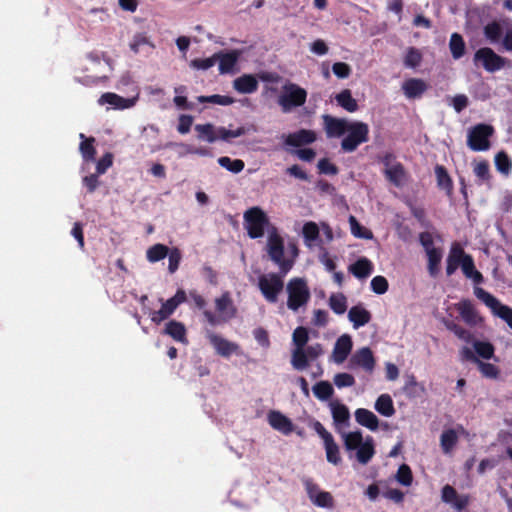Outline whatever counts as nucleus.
I'll return each instance as SVG.
<instances>
[{
    "mask_svg": "<svg viewBox=\"0 0 512 512\" xmlns=\"http://www.w3.org/2000/svg\"><path fill=\"white\" fill-rule=\"evenodd\" d=\"M101 105L109 104L115 109H127L135 104V99L124 98L116 93L107 92L101 95L98 100Z\"/></svg>",
    "mask_w": 512,
    "mask_h": 512,
    "instance_id": "6ab92c4d",
    "label": "nucleus"
},
{
    "mask_svg": "<svg viewBox=\"0 0 512 512\" xmlns=\"http://www.w3.org/2000/svg\"><path fill=\"white\" fill-rule=\"evenodd\" d=\"M352 339L349 335L344 334L340 336L333 349V357L336 363H342L352 350Z\"/></svg>",
    "mask_w": 512,
    "mask_h": 512,
    "instance_id": "aec40b11",
    "label": "nucleus"
},
{
    "mask_svg": "<svg viewBox=\"0 0 512 512\" xmlns=\"http://www.w3.org/2000/svg\"><path fill=\"white\" fill-rule=\"evenodd\" d=\"M334 384L338 388L351 387L355 384V378L349 373H338L334 376Z\"/></svg>",
    "mask_w": 512,
    "mask_h": 512,
    "instance_id": "0e129e2a",
    "label": "nucleus"
},
{
    "mask_svg": "<svg viewBox=\"0 0 512 512\" xmlns=\"http://www.w3.org/2000/svg\"><path fill=\"white\" fill-rule=\"evenodd\" d=\"M477 364H478V368H479L481 374L484 377L490 378V379H495L498 377L499 369L494 364L486 363V362H483L480 360L477 362Z\"/></svg>",
    "mask_w": 512,
    "mask_h": 512,
    "instance_id": "bf43d9fd",
    "label": "nucleus"
},
{
    "mask_svg": "<svg viewBox=\"0 0 512 512\" xmlns=\"http://www.w3.org/2000/svg\"><path fill=\"white\" fill-rule=\"evenodd\" d=\"M458 443V435L454 429L444 430L440 436V446L445 454H450Z\"/></svg>",
    "mask_w": 512,
    "mask_h": 512,
    "instance_id": "2f4dec72",
    "label": "nucleus"
},
{
    "mask_svg": "<svg viewBox=\"0 0 512 512\" xmlns=\"http://www.w3.org/2000/svg\"><path fill=\"white\" fill-rule=\"evenodd\" d=\"M373 263L366 257H361L349 265L348 271L358 279H365L373 272Z\"/></svg>",
    "mask_w": 512,
    "mask_h": 512,
    "instance_id": "4be33fe9",
    "label": "nucleus"
},
{
    "mask_svg": "<svg viewBox=\"0 0 512 512\" xmlns=\"http://www.w3.org/2000/svg\"><path fill=\"white\" fill-rule=\"evenodd\" d=\"M375 410L385 417L395 414L393 400L389 394H381L375 402Z\"/></svg>",
    "mask_w": 512,
    "mask_h": 512,
    "instance_id": "c756f323",
    "label": "nucleus"
},
{
    "mask_svg": "<svg viewBox=\"0 0 512 512\" xmlns=\"http://www.w3.org/2000/svg\"><path fill=\"white\" fill-rule=\"evenodd\" d=\"M384 175L386 179L396 187H401L406 180V171L403 164L400 162L385 168Z\"/></svg>",
    "mask_w": 512,
    "mask_h": 512,
    "instance_id": "b1692460",
    "label": "nucleus"
},
{
    "mask_svg": "<svg viewBox=\"0 0 512 512\" xmlns=\"http://www.w3.org/2000/svg\"><path fill=\"white\" fill-rule=\"evenodd\" d=\"M356 450L357 461L363 465L367 464L375 454L372 437H368Z\"/></svg>",
    "mask_w": 512,
    "mask_h": 512,
    "instance_id": "cd10ccee",
    "label": "nucleus"
},
{
    "mask_svg": "<svg viewBox=\"0 0 512 512\" xmlns=\"http://www.w3.org/2000/svg\"><path fill=\"white\" fill-rule=\"evenodd\" d=\"M244 224L248 236L252 239H258L264 236L266 228L270 221L267 214L258 206L251 207L244 213Z\"/></svg>",
    "mask_w": 512,
    "mask_h": 512,
    "instance_id": "7ed1b4c3",
    "label": "nucleus"
},
{
    "mask_svg": "<svg viewBox=\"0 0 512 512\" xmlns=\"http://www.w3.org/2000/svg\"><path fill=\"white\" fill-rule=\"evenodd\" d=\"M167 256L169 261L168 270L170 273H174L179 268V264L182 258L181 251L178 248H173L169 250Z\"/></svg>",
    "mask_w": 512,
    "mask_h": 512,
    "instance_id": "e2e57ef3",
    "label": "nucleus"
},
{
    "mask_svg": "<svg viewBox=\"0 0 512 512\" xmlns=\"http://www.w3.org/2000/svg\"><path fill=\"white\" fill-rule=\"evenodd\" d=\"M352 365L362 367L366 371H372L375 366V358L369 347L357 350L350 359Z\"/></svg>",
    "mask_w": 512,
    "mask_h": 512,
    "instance_id": "f3484780",
    "label": "nucleus"
},
{
    "mask_svg": "<svg viewBox=\"0 0 512 512\" xmlns=\"http://www.w3.org/2000/svg\"><path fill=\"white\" fill-rule=\"evenodd\" d=\"M371 318V313L361 304L351 307L348 312V319L352 322L355 329L368 324L371 321Z\"/></svg>",
    "mask_w": 512,
    "mask_h": 512,
    "instance_id": "412c9836",
    "label": "nucleus"
},
{
    "mask_svg": "<svg viewBox=\"0 0 512 512\" xmlns=\"http://www.w3.org/2000/svg\"><path fill=\"white\" fill-rule=\"evenodd\" d=\"M168 253L169 248L166 245L157 243L148 248L146 258L149 262L155 263L167 257Z\"/></svg>",
    "mask_w": 512,
    "mask_h": 512,
    "instance_id": "4c0bfd02",
    "label": "nucleus"
},
{
    "mask_svg": "<svg viewBox=\"0 0 512 512\" xmlns=\"http://www.w3.org/2000/svg\"><path fill=\"white\" fill-rule=\"evenodd\" d=\"M80 137L83 141L80 143V152L85 161H93L96 155V149L94 147L95 139L93 137L85 138L84 134L81 133Z\"/></svg>",
    "mask_w": 512,
    "mask_h": 512,
    "instance_id": "58836bf2",
    "label": "nucleus"
},
{
    "mask_svg": "<svg viewBox=\"0 0 512 512\" xmlns=\"http://www.w3.org/2000/svg\"><path fill=\"white\" fill-rule=\"evenodd\" d=\"M347 135L341 141V149L346 153L354 152L361 144L369 141V126L362 121H352Z\"/></svg>",
    "mask_w": 512,
    "mask_h": 512,
    "instance_id": "423d86ee",
    "label": "nucleus"
},
{
    "mask_svg": "<svg viewBox=\"0 0 512 512\" xmlns=\"http://www.w3.org/2000/svg\"><path fill=\"white\" fill-rule=\"evenodd\" d=\"M427 89V83L420 78H409L402 84V91L408 99L420 98Z\"/></svg>",
    "mask_w": 512,
    "mask_h": 512,
    "instance_id": "2eb2a0df",
    "label": "nucleus"
},
{
    "mask_svg": "<svg viewBox=\"0 0 512 512\" xmlns=\"http://www.w3.org/2000/svg\"><path fill=\"white\" fill-rule=\"evenodd\" d=\"M435 174H436L438 186L441 189H444V190L450 192L453 188V182L447 172V169L442 165H437L435 167Z\"/></svg>",
    "mask_w": 512,
    "mask_h": 512,
    "instance_id": "37998d69",
    "label": "nucleus"
},
{
    "mask_svg": "<svg viewBox=\"0 0 512 512\" xmlns=\"http://www.w3.org/2000/svg\"><path fill=\"white\" fill-rule=\"evenodd\" d=\"M370 285H371L372 291L379 295L386 293L388 290V287H389L387 279L384 276H380V275L375 276L371 280Z\"/></svg>",
    "mask_w": 512,
    "mask_h": 512,
    "instance_id": "052dcab7",
    "label": "nucleus"
},
{
    "mask_svg": "<svg viewBox=\"0 0 512 512\" xmlns=\"http://www.w3.org/2000/svg\"><path fill=\"white\" fill-rule=\"evenodd\" d=\"M197 100L200 103H213L222 106H228L235 102L234 98L226 95L214 94L210 96H199Z\"/></svg>",
    "mask_w": 512,
    "mask_h": 512,
    "instance_id": "603ef678",
    "label": "nucleus"
},
{
    "mask_svg": "<svg viewBox=\"0 0 512 512\" xmlns=\"http://www.w3.org/2000/svg\"><path fill=\"white\" fill-rule=\"evenodd\" d=\"M446 328L453 332L459 339L470 343L472 341V334L470 331L465 329L464 327L460 326L459 324L453 322V321H446L445 322Z\"/></svg>",
    "mask_w": 512,
    "mask_h": 512,
    "instance_id": "3c124183",
    "label": "nucleus"
},
{
    "mask_svg": "<svg viewBox=\"0 0 512 512\" xmlns=\"http://www.w3.org/2000/svg\"><path fill=\"white\" fill-rule=\"evenodd\" d=\"M207 338L210 344L215 348L216 352L223 357H229L238 349L237 344L232 343L215 333L208 332Z\"/></svg>",
    "mask_w": 512,
    "mask_h": 512,
    "instance_id": "dca6fc26",
    "label": "nucleus"
},
{
    "mask_svg": "<svg viewBox=\"0 0 512 512\" xmlns=\"http://www.w3.org/2000/svg\"><path fill=\"white\" fill-rule=\"evenodd\" d=\"M296 348H304L309 340L308 331L305 327H297L292 335Z\"/></svg>",
    "mask_w": 512,
    "mask_h": 512,
    "instance_id": "13d9d810",
    "label": "nucleus"
},
{
    "mask_svg": "<svg viewBox=\"0 0 512 512\" xmlns=\"http://www.w3.org/2000/svg\"><path fill=\"white\" fill-rule=\"evenodd\" d=\"M323 128L327 138H340L346 134L352 121L345 118H338L329 114L322 115Z\"/></svg>",
    "mask_w": 512,
    "mask_h": 512,
    "instance_id": "9d476101",
    "label": "nucleus"
},
{
    "mask_svg": "<svg viewBox=\"0 0 512 512\" xmlns=\"http://www.w3.org/2000/svg\"><path fill=\"white\" fill-rule=\"evenodd\" d=\"M473 62L476 66H482L489 73H495L505 67H510V60L498 55L490 47L479 48L473 56Z\"/></svg>",
    "mask_w": 512,
    "mask_h": 512,
    "instance_id": "39448f33",
    "label": "nucleus"
},
{
    "mask_svg": "<svg viewBox=\"0 0 512 512\" xmlns=\"http://www.w3.org/2000/svg\"><path fill=\"white\" fill-rule=\"evenodd\" d=\"M186 300H187L186 292L182 289H178L173 297L169 298L168 300H166L165 302L162 303L161 308L170 317L175 312L177 307L180 304L184 303Z\"/></svg>",
    "mask_w": 512,
    "mask_h": 512,
    "instance_id": "473e14b6",
    "label": "nucleus"
},
{
    "mask_svg": "<svg viewBox=\"0 0 512 512\" xmlns=\"http://www.w3.org/2000/svg\"><path fill=\"white\" fill-rule=\"evenodd\" d=\"M195 131L198 133L197 138L201 141L214 143L221 139L228 141L230 138L240 137L245 134L244 127H238L236 130H228L225 127L216 128L211 123L195 125Z\"/></svg>",
    "mask_w": 512,
    "mask_h": 512,
    "instance_id": "20e7f679",
    "label": "nucleus"
},
{
    "mask_svg": "<svg viewBox=\"0 0 512 512\" xmlns=\"http://www.w3.org/2000/svg\"><path fill=\"white\" fill-rule=\"evenodd\" d=\"M218 164L221 167L235 174L240 173L245 167V164L241 159L232 160L227 156H222L218 158Z\"/></svg>",
    "mask_w": 512,
    "mask_h": 512,
    "instance_id": "09e8293b",
    "label": "nucleus"
},
{
    "mask_svg": "<svg viewBox=\"0 0 512 512\" xmlns=\"http://www.w3.org/2000/svg\"><path fill=\"white\" fill-rule=\"evenodd\" d=\"M462 272L466 278L473 281L475 285H479L484 282V277L480 271L475 267L473 257L469 255L461 266Z\"/></svg>",
    "mask_w": 512,
    "mask_h": 512,
    "instance_id": "bb28decb",
    "label": "nucleus"
},
{
    "mask_svg": "<svg viewBox=\"0 0 512 512\" xmlns=\"http://www.w3.org/2000/svg\"><path fill=\"white\" fill-rule=\"evenodd\" d=\"M269 425L283 435H289L294 431V424L280 411L271 410L267 415Z\"/></svg>",
    "mask_w": 512,
    "mask_h": 512,
    "instance_id": "f8f14e48",
    "label": "nucleus"
},
{
    "mask_svg": "<svg viewBox=\"0 0 512 512\" xmlns=\"http://www.w3.org/2000/svg\"><path fill=\"white\" fill-rule=\"evenodd\" d=\"M330 406L334 423L336 425L348 424L350 419L348 407L339 402H332Z\"/></svg>",
    "mask_w": 512,
    "mask_h": 512,
    "instance_id": "72a5a7b5",
    "label": "nucleus"
},
{
    "mask_svg": "<svg viewBox=\"0 0 512 512\" xmlns=\"http://www.w3.org/2000/svg\"><path fill=\"white\" fill-rule=\"evenodd\" d=\"M495 166L500 173L509 175L512 170V160L506 152H498L495 156Z\"/></svg>",
    "mask_w": 512,
    "mask_h": 512,
    "instance_id": "49530a36",
    "label": "nucleus"
},
{
    "mask_svg": "<svg viewBox=\"0 0 512 512\" xmlns=\"http://www.w3.org/2000/svg\"><path fill=\"white\" fill-rule=\"evenodd\" d=\"M456 308L459 314L461 315L462 319L465 321V323L469 325L476 324L477 313L470 300L465 299L460 301L456 305Z\"/></svg>",
    "mask_w": 512,
    "mask_h": 512,
    "instance_id": "c85d7f7f",
    "label": "nucleus"
},
{
    "mask_svg": "<svg viewBox=\"0 0 512 512\" xmlns=\"http://www.w3.org/2000/svg\"><path fill=\"white\" fill-rule=\"evenodd\" d=\"M307 92L297 84L288 83L283 86V93L278 98V104L283 112H290L295 107L305 104Z\"/></svg>",
    "mask_w": 512,
    "mask_h": 512,
    "instance_id": "6e6552de",
    "label": "nucleus"
},
{
    "mask_svg": "<svg viewBox=\"0 0 512 512\" xmlns=\"http://www.w3.org/2000/svg\"><path fill=\"white\" fill-rule=\"evenodd\" d=\"M313 393L321 401L330 399L334 393L333 386L328 381H319L313 386Z\"/></svg>",
    "mask_w": 512,
    "mask_h": 512,
    "instance_id": "a19ab883",
    "label": "nucleus"
},
{
    "mask_svg": "<svg viewBox=\"0 0 512 512\" xmlns=\"http://www.w3.org/2000/svg\"><path fill=\"white\" fill-rule=\"evenodd\" d=\"M216 63V53L209 58H197L191 61V66L199 70H207Z\"/></svg>",
    "mask_w": 512,
    "mask_h": 512,
    "instance_id": "774afa93",
    "label": "nucleus"
},
{
    "mask_svg": "<svg viewBox=\"0 0 512 512\" xmlns=\"http://www.w3.org/2000/svg\"><path fill=\"white\" fill-rule=\"evenodd\" d=\"M311 501L321 508H332L334 505L333 496L327 491H320L316 493L315 497H313Z\"/></svg>",
    "mask_w": 512,
    "mask_h": 512,
    "instance_id": "5fc2aeb1",
    "label": "nucleus"
},
{
    "mask_svg": "<svg viewBox=\"0 0 512 512\" xmlns=\"http://www.w3.org/2000/svg\"><path fill=\"white\" fill-rule=\"evenodd\" d=\"M266 251L270 260L278 266L279 272L261 275L258 287L267 302L276 303L284 288L283 278L293 268L294 261L285 257L284 240L275 227L269 229Z\"/></svg>",
    "mask_w": 512,
    "mask_h": 512,
    "instance_id": "f257e3e1",
    "label": "nucleus"
},
{
    "mask_svg": "<svg viewBox=\"0 0 512 512\" xmlns=\"http://www.w3.org/2000/svg\"><path fill=\"white\" fill-rule=\"evenodd\" d=\"M356 422L372 431H375L379 427V419L377 416L368 409L358 408L355 411Z\"/></svg>",
    "mask_w": 512,
    "mask_h": 512,
    "instance_id": "393cba45",
    "label": "nucleus"
},
{
    "mask_svg": "<svg viewBox=\"0 0 512 512\" xmlns=\"http://www.w3.org/2000/svg\"><path fill=\"white\" fill-rule=\"evenodd\" d=\"M302 234L306 243L314 242L319 238V228L315 222H307L303 226Z\"/></svg>",
    "mask_w": 512,
    "mask_h": 512,
    "instance_id": "6e6d98bb",
    "label": "nucleus"
},
{
    "mask_svg": "<svg viewBox=\"0 0 512 512\" xmlns=\"http://www.w3.org/2000/svg\"><path fill=\"white\" fill-rule=\"evenodd\" d=\"M258 80L253 74H243L233 81V88L242 94H251L258 89Z\"/></svg>",
    "mask_w": 512,
    "mask_h": 512,
    "instance_id": "a211bd4d",
    "label": "nucleus"
},
{
    "mask_svg": "<svg viewBox=\"0 0 512 512\" xmlns=\"http://www.w3.org/2000/svg\"><path fill=\"white\" fill-rule=\"evenodd\" d=\"M423 60L421 51L416 47H408L403 58V64L406 68L415 69L420 66Z\"/></svg>",
    "mask_w": 512,
    "mask_h": 512,
    "instance_id": "c9c22d12",
    "label": "nucleus"
},
{
    "mask_svg": "<svg viewBox=\"0 0 512 512\" xmlns=\"http://www.w3.org/2000/svg\"><path fill=\"white\" fill-rule=\"evenodd\" d=\"M215 306L220 315L224 316L223 320L231 319L236 314V308L234 307L228 292H225L220 297L216 298Z\"/></svg>",
    "mask_w": 512,
    "mask_h": 512,
    "instance_id": "5701e85b",
    "label": "nucleus"
},
{
    "mask_svg": "<svg viewBox=\"0 0 512 512\" xmlns=\"http://www.w3.org/2000/svg\"><path fill=\"white\" fill-rule=\"evenodd\" d=\"M495 130L492 125L479 123L471 127L467 135V145L472 151H486L490 148V138Z\"/></svg>",
    "mask_w": 512,
    "mask_h": 512,
    "instance_id": "0eeeda50",
    "label": "nucleus"
},
{
    "mask_svg": "<svg viewBox=\"0 0 512 512\" xmlns=\"http://www.w3.org/2000/svg\"><path fill=\"white\" fill-rule=\"evenodd\" d=\"M317 167L320 174L336 175L339 172L338 167L335 164L331 163L327 158L320 159L318 161Z\"/></svg>",
    "mask_w": 512,
    "mask_h": 512,
    "instance_id": "680f3d73",
    "label": "nucleus"
},
{
    "mask_svg": "<svg viewBox=\"0 0 512 512\" xmlns=\"http://www.w3.org/2000/svg\"><path fill=\"white\" fill-rule=\"evenodd\" d=\"M324 446L326 450L327 461L334 465H338L341 462V456L339 452V447L334 441V438H332L329 441H326L324 443Z\"/></svg>",
    "mask_w": 512,
    "mask_h": 512,
    "instance_id": "8fccbe9b",
    "label": "nucleus"
},
{
    "mask_svg": "<svg viewBox=\"0 0 512 512\" xmlns=\"http://www.w3.org/2000/svg\"><path fill=\"white\" fill-rule=\"evenodd\" d=\"M473 347L476 354L483 359L489 360L494 357L495 348L488 341L476 340L473 342Z\"/></svg>",
    "mask_w": 512,
    "mask_h": 512,
    "instance_id": "c03bdc74",
    "label": "nucleus"
},
{
    "mask_svg": "<svg viewBox=\"0 0 512 512\" xmlns=\"http://www.w3.org/2000/svg\"><path fill=\"white\" fill-rule=\"evenodd\" d=\"M397 481L404 485L410 486L413 481V475L410 467L407 464H402L396 474Z\"/></svg>",
    "mask_w": 512,
    "mask_h": 512,
    "instance_id": "4d7b16f0",
    "label": "nucleus"
},
{
    "mask_svg": "<svg viewBox=\"0 0 512 512\" xmlns=\"http://www.w3.org/2000/svg\"><path fill=\"white\" fill-rule=\"evenodd\" d=\"M331 310L338 315L344 314L347 310V298L344 294H332L329 298Z\"/></svg>",
    "mask_w": 512,
    "mask_h": 512,
    "instance_id": "a18cd8bd",
    "label": "nucleus"
},
{
    "mask_svg": "<svg viewBox=\"0 0 512 512\" xmlns=\"http://www.w3.org/2000/svg\"><path fill=\"white\" fill-rule=\"evenodd\" d=\"M337 104L348 112H355L358 109L357 101L352 97L349 89H344L335 96Z\"/></svg>",
    "mask_w": 512,
    "mask_h": 512,
    "instance_id": "f704fd0d",
    "label": "nucleus"
},
{
    "mask_svg": "<svg viewBox=\"0 0 512 512\" xmlns=\"http://www.w3.org/2000/svg\"><path fill=\"white\" fill-rule=\"evenodd\" d=\"M484 35L491 42H498L502 36V27L496 22H490L484 27Z\"/></svg>",
    "mask_w": 512,
    "mask_h": 512,
    "instance_id": "864d4df0",
    "label": "nucleus"
},
{
    "mask_svg": "<svg viewBox=\"0 0 512 512\" xmlns=\"http://www.w3.org/2000/svg\"><path fill=\"white\" fill-rule=\"evenodd\" d=\"M308 355L304 348H296L292 353L291 363L296 370H304L308 367Z\"/></svg>",
    "mask_w": 512,
    "mask_h": 512,
    "instance_id": "de8ad7c7",
    "label": "nucleus"
},
{
    "mask_svg": "<svg viewBox=\"0 0 512 512\" xmlns=\"http://www.w3.org/2000/svg\"><path fill=\"white\" fill-rule=\"evenodd\" d=\"M317 135L313 130L300 129L285 136L284 143L287 146L300 147L315 142Z\"/></svg>",
    "mask_w": 512,
    "mask_h": 512,
    "instance_id": "ddd939ff",
    "label": "nucleus"
},
{
    "mask_svg": "<svg viewBox=\"0 0 512 512\" xmlns=\"http://www.w3.org/2000/svg\"><path fill=\"white\" fill-rule=\"evenodd\" d=\"M349 224H350V230L351 234L359 239H366L370 240L373 238V233L367 229L366 227L362 226L356 217L350 216L349 217Z\"/></svg>",
    "mask_w": 512,
    "mask_h": 512,
    "instance_id": "ea45409f",
    "label": "nucleus"
},
{
    "mask_svg": "<svg viewBox=\"0 0 512 512\" xmlns=\"http://www.w3.org/2000/svg\"><path fill=\"white\" fill-rule=\"evenodd\" d=\"M474 174L482 181H488L490 179L489 163L486 160L478 162L474 166Z\"/></svg>",
    "mask_w": 512,
    "mask_h": 512,
    "instance_id": "69168bd1",
    "label": "nucleus"
},
{
    "mask_svg": "<svg viewBox=\"0 0 512 512\" xmlns=\"http://www.w3.org/2000/svg\"><path fill=\"white\" fill-rule=\"evenodd\" d=\"M427 270L431 277H436L440 272V263L442 260L441 249H431L427 251Z\"/></svg>",
    "mask_w": 512,
    "mask_h": 512,
    "instance_id": "7c9ffc66",
    "label": "nucleus"
},
{
    "mask_svg": "<svg viewBox=\"0 0 512 512\" xmlns=\"http://www.w3.org/2000/svg\"><path fill=\"white\" fill-rule=\"evenodd\" d=\"M344 447L347 451L356 450L363 443L361 431L343 433Z\"/></svg>",
    "mask_w": 512,
    "mask_h": 512,
    "instance_id": "79ce46f5",
    "label": "nucleus"
},
{
    "mask_svg": "<svg viewBox=\"0 0 512 512\" xmlns=\"http://www.w3.org/2000/svg\"><path fill=\"white\" fill-rule=\"evenodd\" d=\"M469 256L462 246L458 242H454L451 245L449 254L446 259V274L447 276H452L458 267H461L463 262Z\"/></svg>",
    "mask_w": 512,
    "mask_h": 512,
    "instance_id": "9b49d317",
    "label": "nucleus"
},
{
    "mask_svg": "<svg viewBox=\"0 0 512 512\" xmlns=\"http://www.w3.org/2000/svg\"><path fill=\"white\" fill-rule=\"evenodd\" d=\"M241 56L240 50H231L229 52H217L216 61H219L220 74L231 73Z\"/></svg>",
    "mask_w": 512,
    "mask_h": 512,
    "instance_id": "4468645a",
    "label": "nucleus"
},
{
    "mask_svg": "<svg viewBox=\"0 0 512 512\" xmlns=\"http://www.w3.org/2000/svg\"><path fill=\"white\" fill-rule=\"evenodd\" d=\"M164 333L172 337L175 341L183 344L188 343L185 325L179 321H169L165 326Z\"/></svg>",
    "mask_w": 512,
    "mask_h": 512,
    "instance_id": "a878e982",
    "label": "nucleus"
},
{
    "mask_svg": "<svg viewBox=\"0 0 512 512\" xmlns=\"http://www.w3.org/2000/svg\"><path fill=\"white\" fill-rule=\"evenodd\" d=\"M449 48L454 59H460L465 54V42L459 33H453L450 37Z\"/></svg>",
    "mask_w": 512,
    "mask_h": 512,
    "instance_id": "e433bc0d",
    "label": "nucleus"
},
{
    "mask_svg": "<svg viewBox=\"0 0 512 512\" xmlns=\"http://www.w3.org/2000/svg\"><path fill=\"white\" fill-rule=\"evenodd\" d=\"M332 71L340 79L348 78L352 72L350 65L345 62H336L332 66Z\"/></svg>",
    "mask_w": 512,
    "mask_h": 512,
    "instance_id": "338daca9",
    "label": "nucleus"
},
{
    "mask_svg": "<svg viewBox=\"0 0 512 512\" xmlns=\"http://www.w3.org/2000/svg\"><path fill=\"white\" fill-rule=\"evenodd\" d=\"M286 291L288 294L287 307L294 312L306 306L311 297L306 280L300 277L290 279L286 285Z\"/></svg>",
    "mask_w": 512,
    "mask_h": 512,
    "instance_id": "f03ea898",
    "label": "nucleus"
},
{
    "mask_svg": "<svg viewBox=\"0 0 512 512\" xmlns=\"http://www.w3.org/2000/svg\"><path fill=\"white\" fill-rule=\"evenodd\" d=\"M475 295L489 307L492 313L506 322L512 330V308L502 304L496 297L480 287L475 288Z\"/></svg>",
    "mask_w": 512,
    "mask_h": 512,
    "instance_id": "1a4fd4ad",
    "label": "nucleus"
}]
</instances>
